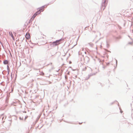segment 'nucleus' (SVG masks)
Returning a JSON list of instances; mask_svg holds the SVG:
<instances>
[{
    "label": "nucleus",
    "instance_id": "28",
    "mask_svg": "<svg viewBox=\"0 0 133 133\" xmlns=\"http://www.w3.org/2000/svg\"><path fill=\"white\" fill-rule=\"evenodd\" d=\"M33 15H34V16H35V17L37 15L35 13Z\"/></svg>",
    "mask_w": 133,
    "mask_h": 133
},
{
    "label": "nucleus",
    "instance_id": "48",
    "mask_svg": "<svg viewBox=\"0 0 133 133\" xmlns=\"http://www.w3.org/2000/svg\"><path fill=\"white\" fill-rule=\"evenodd\" d=\"M78 54H79V52H78Z\"/></svg>",
    "mask_w": 133,
    "mask_h": 133
},
{
    "label": "nucleus",
    "instance_id": "27",
    "mask_svg": "<svg viewBox=\"0 0 133 133\" xmlns=\"http://www.w3.org/2000/svg\"><path fill=\"white\" fill-rule=\"evenodd\" d=\"M10 70H7L8 75L9 74Z\"/></svg>",
    "mask_w": 133,
    "mask_h": 133
},
{
    "label": "nucleus",
    "instance_id": "18",
    "mask_svg": "<svg viewBox=\"0 0 133 133\" xmlns=\"http://www.w3.org/2000/svg\"><path fill=\"white\" fill-rule=\"evenodd\" d=\"M132 44H133V41L132 42H129L128 43V44H129L132 45Z\"/></svg>",
    "mask_w": 133,
    "mask_h": 133
},
{
    "label": "nucleus",
    "instance_id": "1",
    "mask_svg": "<svg viewBox=\"0 0 133 133\" xmlns=\"http://www.w3.org/2000/svg\"><path fill=\"white\" fill-rule=\"evenodd\" d=\"M63 39L62 38L57 40L51 43L50 45L54 46L58 45L63 42Z\"/></svg>",
    "mask_w": 133,
    "mask_h": 133
},
{
    "label": "nucleus",
    "instance_id": "41",
    "mask_svg": "<svg viewBox=\"0 0 133 133\" xmlns=\"http://www.w3.org/2000/svg\"><path fill=\"white\" fill-rule=\"evenodd\" d=\"M69 63L70 64L71 63V61H70V62H69Z\"/></svg>",
    "mask_w": 133,
    "mask_h": 133
},
{
    "label": "nucleus",
    "instance_id": "35",
    "mask_svg": "<svg viewBox=\"0 0 133 133\" xmlns=\"http://www.w3.org/2000/svg\"><path fill=\"white\" fill-rule=\"evenodd\" d=\"M114 103V102H112L111 103V104L112 105V104H113Z\"/></svg>",
    "mask_w": 133,
    "mask_h": 133
},
{
    "label": "nucleus",
    "instance_id": "30",
    "mask_svg": "<svg viewBox=\"0 0 133 133\" xmlns=\"http://www.w3.org/2000/svg\"><path fill=\"white\" fill-rule=\"evenodd\" d=\"M109 64H110V63L109 62V63H107L106 65H108Z\"/></svg>",
    "mask_w": 133,
    "mask_h": 133
},
{
    "label": "nucleus",
    "instance_id": "40",
    "mask_svg": "<svg viewBox=\"0 0 133 133\" xmlns=\"http://www.w3.org/2000/svg\"><path fill=\"white\" fill-rule=\"evenodd\" d=\"M69 68H71V69L72 68V67H71V66H69Z\"/></svg>",
    "mask_w": 133,
    "mask_h": 133
},
{
    "label": "nucleus",
    "instance_id": "17",
    "mask_svg": "<svg viewBox=\"0 0 133 133\" xmlns=\"http://www.w3.org/2000/svg\"><path fill=\"white\" fill-rule=\"evenodd\" d=\"M104 50L106 51H107V52H111V51H110L108 50L107 49H104Z\"/></svg>",
    "mask_w": 133,
    "mask_h": 133
},
{
    "label": "nucleus",
    "instance_id": "12",
    "mask_svg": "<svg viewBox=\"0 0 133 133\" xmlns=\"http://www.w3.org/2000/svg\"><path fill=\"white\" fill-rule=\"evenodd\" d=\"M9 35L11 36L13 38V37H14L13 36V35L12 34V32L11 31H9Z\"/></svg>",
    "mask_w": 133,
    "mask_h": 133
},
{
    "label": "nucleus",
    "instance_id": "25",
    "mask_svg": "<svg viewBox=\"0 0 133 133\" xmlns=\"http://www.w3.org/2000/svg\"><path fill=\"white\" fill-rule=\"evenodd\" d=\"M21 38L22 39V42L23 41L24 39V37H23V38L21 37Z\"/></svg>",
    "mask_w": 133,
    "mask_h": 133
},
{
    "label": "nucleus",
    "instance_id": "21",
    "mask_svg": "<svg viewBox=\"0 0 133 133\" xmlns=\"http://www.w3.org/2000/svg\"><path fill=\"white\" fill-rule=\"evenodd\" d=\"M118 28L119 29H121L122 28L119 25H118Z\"/></svg>",
    "mask_w": 133,
    "mask_h": 133
},
{
    "label": "nucleus",
    "instance_id": "42",
    "mask_svg": "<svg viewBox=\"0 0 133 133\" xmlns=\"http://www.w3.org/2000/svg\"><path fill=\"white\" fill-rule=\"evenodd\" d=\"M54 55H52V54H51V56H53Z\"/></svg>",
    "mask_w": 133,
    "mask_h": 133
},
{
    "label": "nucleus",
    "instance_id": "36",
    "mask_svg": "<svg viewBox=\"0 0 133 133\" xmlns=\"http://www.w3.org/2000/svg\"><path fill=\"white\" fill-rule=\"evenodd\" d=\"M71 69L72 71H74L75 70V69H73L72 68Z\"/></svg>",
    "mask_w": 133,
    "mask_h": 133
},
{
    "label": "nucleus",
    "instance_id": "29",
    "mask_svg": "<svg viewBox=\"0 0 133 133\" xmlns=\"http://www.w3.org/2000/svg\"><path fill=\"white\" fill-rule=\"evenodd\" d=\"M106 67V66H103L102 67L103 68V69H104Z\"/></svg>",
    "mask_w": 133,
    "mask_h": 133
},
{
    "label": "nucleus",
    "instance_id": "22",
    "mask_svg": "<svg viewBox=\"0 0 133 133\" xmlns=\"http://www.w3.org/2000/svg\"><path fill=\"white\" fill-rule=\"evenodd\" d=\"M7 70H10V68L9 67V65H7Z\"/></svg>",
    "mask_w": 133,
    "mask_h": 133
},
{
    "label": "nucleus",
    "instance_id": "52",
    "mask_svg": "<svg viewBox=\"0 0 133 133\" xmlns=\"http://www.w3.org/2000/svg\"><path fill=\"white\" fill-rule=\"evenodd\" d=\"M118 106L119 107V105L118 104Z\"/></svg>",
    "mask_w": 133,
    "mask_h": 133
},
{
    "label": "nucleus",
    "instance_id": "45",
    "mask_svg": "<svg viewBox=\"0 0 133 133\" xmlns=\"http://www.w3.org/2000/svg\"><path fill=\"white\" fill-rule=\"evenodd\" d=\"M82 50L83 51V50H84V48H83V49H82Z\"/></svg>",
    "mask_w": 133,
    "mask_h": 133
},
{
    "label": "nucleus",
    "instance_id": "32",
    "mask_svg": "<svg viewBox=\"0 0 133 133\" xmlns=\"http://www.w3.org/2000/svg\"><path fill=\"white\" fill-rule=\"evenodd\" d=\"M119 109H120V112L121 113H122L123 112V111H122V110H121V109H120V108H119Z\"/></svg>",
    "mask_w": 133,
    "mask_h": 133
},
{
    "label": "nucleus",
    "instance_id": "26",
    "mask_svg": "<svg viewBox=\"0 0 133 133\" xmlns=\"http://www.w3.org/2000/svg\"><path fill=\"white\" fill-rule=\"evenodd\" d=\"M30 37V36L29 35H28L27 37H26V36H25V37L26 38H29V37Z\"/></svg>",
    "mask_w": 133,
    "mask_h": 133
},
{
    "label": "nucleus",
    "instance_id": "50",
    "mask_svg": "<svg viewBox=\"0 0 133 133\" xmlns=\"http://www.w3.org/2000/svg\"><path fill=\"white\" fill-rule=\"evenodd\" d=\"M31 48H32V47H30Z\"/></svg>",
    "mask_w": 133,
    "mask_h": 133
},
{
    "label": "nucleus",
    "instance_id": "53",
    "mask_svg": "<svg viewBox=\"0 0 133 133\" xmlns=\"http://www.w3.org/2000/svg\"><path fill=\"white\" fill-rule=\"evenodd\" d=\"M74 45V46H75V45Z\"/></svg>",
    "mask_w": 133,
    "mask_h": 133
},
{
    "label": "nucleus",
    "instance_id": "33",
    "mask_svg": "<svg viewBox=\"0 0 133 133\" xmlns=\"http://www.w3.org/2000/svg\"><path fill=\"white\" fill-rule=\"evenodd\" d=\"M101 39V38H100L99 39V40H98L96 42V43H97V42H98V41H99V40H100Z\"/></svg>",
    "mask_w": 133,
    "mask_h": 133
},
{
    "label": "nucleus",
    "instance_id": "4",
    "mask_svg": "<svg viewBox=\"0 0 133 133\" xmlns=\"http://www.w3.org/2000/svg\"><path fill=\"white\" fill-rule=\"evenodd\" d=\"M37 10H38L35 12L36 14L38 15L41 14V12H42L41 11V10L40 9H38V8Z\"/></svg>",
    "mask_w": 133,
    "mask_h": 133
},
{
    "label": "nucleus",
    "instance_id": "6",
    "mask_svg": "<svg viewBox=\"0 0 133 133\" xmlns=\"http://www.w3.org/2000/svg\"><path fill=\"white\" fill-rule=\"evenodd\" d=\"M9 63V61L8 60H5L3 62V63L4 65H6Z\"/></svg>",
    "mask_w": 133,
    "mask_h": 133
},
{
    "label": "nucleus",
    "instance_id": "31",
    "mask_svg": "<svg viewBox=\"0 0 133 133\" xmlns=\"http://www.w3.org/2000/svg\"><path fill=\"white\" fill-rule=\"evenodd\" d=\"M28 118V116H25L24 119V120H25L26 119Z\"/></svg>",
    "mask_w": 133,
    "mask_h": 133
},
{
    "label": "nucleus",
    "instance_id": "39",
    "mask_svg": "<svg viewBox=\"0 0 133 133\" xmlns=\"http://www.w3.org/2000/svg\"><path fill=\"white\" fill-rule=\"evenodd\" d=\"M4 117H2V120H3V119H4Z\"/></svg>",
    "mask_w": 133,
    "mask_h": 133
},
{
    "label": "nucleus",
    "instance_id": "24",
    "mask_svg": "<svg viewBox=\"0 0 133 133\" xmlns=\"http://www.w3.org/2000/svg\"><path fill=\"white\" fill-rule=\"evenodd\" d=\"M31 19L29 20V22H28V23H30L31 22V21L32 20H32L31 21Z\"/></svg>",
    "mask_w": 133,
    "mask_h": 133
},
{
    "label": "nucleus",
    "instance_id": "20",
    "mask_svg": "<svg viewBox=\"0 0 133 133\" xmlns=\"http://www.w3.org/2000/svg\"><path fill=\"white\" fill-rule=\"evenodd\" d=\"M35 17V16H34V15H33L31 18V19H32H32L33 20Z\"/></svg>",
    "mask_w": 133,
    "mask_h": 133
},
{
    "label": "nucleus",
    "instance_id": "8",
    "mask_svg": "<svg viewBox=\"0 0 133 133\" xmlns=\"http://www.w3.org/2000/svg\"><path fill=\"white\" fill-rule=\"evenodd\" d=\"M39 73H37V74H39V75H38L43 76L44 74V73L42 71H39Z\"/></svg>",
    "mask_w": 133,
    "mask_h": 133
},
{
    "label": "nucleus",
    "instance_id": "14",
    "mask_svg": "<svg viewBox=\"0 0 133 133\" xmlns=\"http://www.w3.org/2000/svg\"><path fill=\"white\" fill-rule=\"evenodd\" d=\"M43 48L45 49H47V48H49V45H44L43 46Z\"/></svg>",
    "mask_w": 133,
    "mask_h": 133
},
{
    "label": "nucleus",
    "instance_id": "34",
    "mask_svg": "<svg viewBox=\"0 0 133 133\" xmlns=\"http://www.w3.org/2000/svg\"><path fill=\"white\" fill-rule=\"evenodd\" d=\"M25 93L26 94H27L28 93V92H27L26 91H25Z\"/></svg>",
    "mask_w": 133,
    "mask_h": 133
},
{
    "label": "nucleus",
    "instance_id": "9",
    "mask_svg": "<svg viewBox=\"0 0 133 133\" xmlns=\"http://www.w3.org/2000/svg\"><path fill=\"white\" fill-rule=\"evenodd\" d=\"M127 121L126 120L123 121L122 120L120 121V123L122 124H123L124 123H127Z\"/></svg>",
    "mask_w": 133,
    "mask_h": 133
},
{
    "label": "nucleus",
    "instance_id": "49",
    "mask_svg": "<svg viewBox=\"0 0 133 133\" xmlns=\"http://www.w3.org/2000/svg\"><path fill=\"white\" fill-rule=\"evenodd\" d=\"M102 64L103 65V63H102Z\"/></svg>",
    "mask_w": 133,
    "mask_h": 133
},
{
    "label": "nucleus",
    "instance_id": "37",
    "mask_svg": "<svg viewBox=\"0 0 133 133\" xmlns=\"http://www.w3.org/2000/svg\"><path fill=\"white\" fill-rule=\"evenodd\" d=\"M82 123H83V122H82V123H80V122H79V124H81Z\"/></svg>",
    "mask_w": 133,
    "mask_h": 133
},
{
    "label": "nucleus",
    "instance_id": "43",
    "mask_svg": "<svg viewBox=\"0 0 133 133\" xmlns=\"http://www.w3.org/2000/svg\"><path fill=\"white\" fill-rule=\"evenodd\" d=\"M2 62V61L1 60H0V63Z\"/></svg>",
    "mask_w": 133,
    "mask_h": 133
},
{
    "label": "nucleus",
    "instance_id": "47",
    "mask_svg": "<svg viewBox=\"0 0 133 133\" xmlns=\"http://www.w3.org/2000/svg\"><path fill=\"white\" fill-rule=\"evenodd\" d=\"M49 49H48L47 50H49Z\"/></svg>",
    "mask_w": 133,
    "mask_h": 133
},
{
    "label": "nucleus",
    "instance_id": "54",
    "mask_svg": "<svg viewBox=\"0 0 133 133\" xmlns=\"http://www.w3.org/2000/svg\"><path fill=\"white\" fill-rule=\"evenodd\" d=\"M4 122V121H3V123Z\"/></svg>",
    "mask_w": 133,
    "mask_h": 133
},
{
    "label": "nucleus",
    "instance_id": "23",
    "mask_svg": "<svg viewBox=\"0 0 133 133\" xmlns=\"http://www.w3.org/2000/svg\"><path fill=\"white\" fill-rule=\"evenodd\" d=\"M19 119L20 120H23V118H22L21 117H19Z\"/></svg>",
    "mask_w": 133,
    "mask_h": 133
},
{
    "label": "nucleus",
    "instance_id": "11",
    "mask_svg": "<svg viewBox=\"0 0 133 133\" xmlns=\"http://www.w3.org/2000/svg\"><path fill=\"white\" fill-rule=\"evenodd\" d=\"M114 37L116 39H121V37L120 36H119L118 37H116L115 36H114Z\"/></svg>",
    "mask_w": 133,
    "mask_h": 133
},
{
    "label": "nucleus",
    "instance_id": "7",
    "mask_svg": "<svg viewBox=\"0 0 133 133\" xmlns=\"http://www.w3.org/2000/svg\"><path fill=\"white\" fill-rule=\"evenodd\" d=\"M39 73H37V74H39V75H38L43 76L44 74V73L42 71H39Z\"/></svg>",
    "mask_w": 133,
    "mask_h": 133
},
{
    "label": "nucleus",
    "instance_id": "16",
    "mask_svg": "<svg viewBox=\"0 0 133 133\" xmlns=\"http://www.w3.org/2000/svg\"><path fill=\"white\" fill-rule=\"evenodd\" d=\"M116 66L115 67V68H116V67H117V60H116Z\"/></svg>",
    "mask_w": 133,
    "mask_h": 133
},
{
    "label": "nucleus",
    "instance_id": "2",
    "mask_svg": "<svg viewBox=\"0 0 133 133\" xmlns=\"http://www.w3.org/2000/svg\"><path fill=\"white\" fill-rule=\"evenodd\" d=\"M108 0H102L101 6L100 8L101 11H103L106 6Z\"/></svg>",
    "mask_w": 133,
    "mask_h": 133
},
{
    "label": "nucleus",
    "instance_id": "51",
    "mask_svg": "<svg viewBox=\"0 0 133 133\" xmlns=\"http://www.w3.org/2000/svg\"><path fill=\"white\" fill-rule=\"evenodd\" d=\"M132 32H133V30H132Z\"/></svg>",
    "mask_w": 133,
    "mask_h": 133
},
{
    "label": "nucleus",
    "instance_id": "10",
    "mask_svg": "<svg viewBox=\"0 0 133 133\" xmlns=\"http://www.w3.org/2000/svg\"><path fill=\"white\" fill-rule=\"evenodd\" d=\"M96 74L95 73H91L89 75H88V76H89L90 77H91V76H93V75H95Z\"/></svg>",
    "mask_w": 133,
    "mask_h": 133
},
{
    "label": "nucleus",
    "instance_id": "46",
    "mask_svg": "<svg viewBox=\"0 0 133 133\" xmlns=\"http://www.w3.org/2000/svg\"><path fill=\"white\" fill-rule=\"evenodd\" d=\"M85 54H86V52L85 51Z\"/></svg>",
    "mask_w": 133,
    "mask_h": 133
},
{
    "label": "nucleus",
    "instance_id": "5",
    "mask_svg": "<svg viewBox=\"0 0 133 133\" xmlns=\"http://www.w3.org/2000/svg\"><path fill=\"white\" fill-rule=\"evenodd\" d=\"M84 59L85 61H86L87 63H88L90 59L87 56H86Z\"/></svg>",
    "mask_w": 133,
    "mask_h": 133
},
{
    "label": "nucleus",
    "instance_id": "19",
    "mask_svg": "<svg viewBox=\"0 0 133 133\" xmlns=\"http://www.w3.org/2000/svg\"><path fill=\"white\" fill-rule=\"evenodd\" d=\"M90 78V77L88 76V77H86L85 78V79L86 80H87L89 79Z\"/></svg>",
    "mask_w": 133,
    "mask_h": 133
},
{
    "label": "nucleus",
    "instance_id": "3",
    "mask_svg": "<svg viewBox=\"0 0 133 133\" xmlns=\"http://www.w3.org/2000/svg\"><path fill=\"white\" fill-rule=\"evenodd\" d=\"M55 1V0L54 1H52L48 3L47 4L43 5L40 7H39L38 8V9H40L41 10V11L43 12L44 10V8H46L48 5L53 3Z\"/></svg>",
    "mask_w": 133,
    "mask_h": 133
},
{
    "label": "nucleus",
    "instance_id": "44",
    "mask_svg": "<svg viewBox=\"0 0 133 133\" xmlns=\"http://www.w3.org/2000/svg\"><path fill=\"white\" fill-rule=\"evenodd\" d=\"M93 32H95V31H93Z\"/></svg>",
    "mask_w": 133,
    "mask_h": 133
},
{
    "label": "nucleus",
    "instance_id": "38",
    "mask_svg": "<svg viewBox=\"0 0 133 133\" xmlns=\"http://www.w3.org/2000/svg\"><path fill=\"white\" fill-rule=\"evenodd\" d=\"M9 121H11V122L12 121H11V120H9ZM11 123H10V125H11Z\"/></svg>",
    "mask_w": 133,
    "mask_h": 133
},
{
    "label": "nucleus",
    "instance_id": "13",
    "mask_svg": "<svg viewBox=\"0 0 133 133\" xmlns=\"http://www.w3.org/2000/svg\"><path fill=\"white\" fill-rule=\"evenodd\" d=\"M38 120V119H37L35 122H34L32 124V126L33 125V126H34L37 122Z\"/></svg>",
    "mask_w": 133,
    "mask_h": 133
},
{
    "label": "nucleus",
    "instance_id": "15",
    "mask_svg": "<svg viewBox=\"0 0 133 133\" xmlns=\"http://www.w3.org/2000/svg\"><path fill=\"white\" fill-rule=\"evenodd\" d=\"M106 46L107 48H109L110 46L109 44L108 43V42L107 41H106Z\"/></svg>",
    "mask_w": 133,
    "mask_h": 133
}]
</instances>
